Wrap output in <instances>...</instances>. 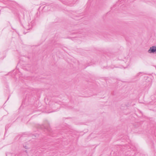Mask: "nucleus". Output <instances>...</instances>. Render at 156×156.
Instances as JSON below:
<instances>
[{
	"label": "nucleus",
	"instance_id": "nucleus-1",
	"mask_svg": "<svg viewBox=\"0 0 156 156\" xmlns=\"http://www.w3.org/2000/svg\"><path fill=\"white\" fill-rule=\"evenodd\" d=\"M148 52L150 53L156 52V45L151 47L148 50Z\"/></svg>",
	"mask_w": 156,
	"mask_h": 156
},
{
	"label": "nucleus",
	"instance_id": "nucleus-2",
	"mask_svg": "<svg viewBox=\"0 0 156 156\" xmlns=\"http://www.w3.org/2000/svg\"><path fill=\"white\" fill-rule=\"evenodd\" d=\"M24 147L26 148V149H27V147L26 146V147Z\"/></svg>",
	"mask_w": 156,
	"mask_h": 156
}]
</instances>
